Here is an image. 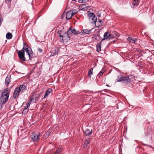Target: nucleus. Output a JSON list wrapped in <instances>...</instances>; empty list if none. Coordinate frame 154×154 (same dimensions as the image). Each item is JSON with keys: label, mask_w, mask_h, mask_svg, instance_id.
<instances>
[{"label": "nucleus", "mask_w": 154, "mask_h": 154, "mask_svg": "<svg viewBox=\"0 0 154 154\" xmlns=\"http://www.w3.org/2000/svg\"><path fill=\"white\" fill-rule=\"evenodd\" d=\"M12 35L10 32L7 33L6 35V38L8 39H10L12 38Z\"/></svg>", "instance_id": "obj_16"}, {"label": "nucleus", "mask_w": 154, "mask_h": 154, "mask_svg": "<svg viewBox=\"0 0 154 154\" xmlns=\"http://www.w3.org/2000/svg\"><path fill=\"white\" fill-rule=\"evenodd\" d=\"M133 4L131 6V7L134 8V6H135V3L134 2H135V0H133Z\"/></svg>", "instance_id": "obj_31"}, {"label": "nucleus", "mask_w": 154, "mask_h": 154, "mask_svg": "<svg viewBox=\"0 0 154 154\" xmlns=\"http://www.w3.org/2000/svg\"><path fill=\"white\" fill-rule=\"evenodd\" d=\"M37 96H36V97H39V96H40V94H37Z\"/></svg>", "instance_id": "obj_41"}, {"label": "nucleus", "mask_w": 154, "mask_h": 154, "mask_svg": "<svg viewBox=\"0 0 154 154\" xmlns=\"http://www.w3.org/2000/svg\"><path fill=\"white\" fill-rule=\"evenodd\" d=\"M137 40H138V39H137L135 38V44L136 43V41H137Z\"/></svg>", "instance_id": "obj_44"}, {"label": "nucleus", "mask_w": 154, "mask_h": 154, "mask_svg": "<svg viewBox=\"0 0 154 154\" xmlns=\"http://www.w3.org/2000/svg\"><path fill=\"white\" fill-rule=\"evenodd\" d=\"M58 35H59L61 38L60 39L62 42H67L70 40V34L68 33V31L65 32L61 30H58L57 32Z\"/></svg>", "instance_id": "obj_1"}, {"label": "nucleus", "mask_w": 154, "mask_h": 154, "mask_svg": "<svg viewBox=\"0 0 154 154\" xmlns=\"http://www.w3.org/2000/svg\"><path fill=\"white\" fill-rule=\"evenodd\" d=\"M122 77H120L119 78V77L118 78L117 82H121L122 81Z\"/></svg>", "instance_id": "obj_26"}, {"label": "nucleus", "mask_w": 154, "mask_h": 154, "mask_svg": "<svg viewBox=\"0 0 154 154\" xmlns=\"http://www.w3.org/2000/svg\"><path fill=\"white\" fill-rule=\"evenodd\" d=\"M102 75H103V74H102L101 72H99V73L98 74L97 76L98 77L100 78V77Z\"/></svg>", "instance_id": "obj_28"}, {"label": "nucleus", "mask_w": 154, "mask_h": 154, "mask_svg": "<svg viewBox=\"0 0 154 154\" xmlns=\"http://www.w3.org/2000/svg\"><path fill=\"white\" fill-rule=\"evenodd\" d=\"M26 51V53L28 54V55H29V59L31 60L32 59V58L34 57V56H31L32 55V53H33V52L32 51V50H25Z\"/></svg>", "instance_id": "obj_14"}, {"label": "nucleus", "mask_w": 154, "mask_h": 154, "mask_svg": "<svg viewBox=\"0 0 154 154\" xmlns=\"http://www.w3.org/2000/svg\"><path fill=\"white\" fill-rule=\"evenodd\" d=\"M68 32L70 35H71L72 34H77L80 33L79 31H77L74 29L72 30L71 29H69L68 30Z\"/></svg>", "instance_id": "obj_10"}, {"label": "nucleus", "mask_w": 154, "mask_h": 154, "mask_svg": "<svg viewBox=\"0 0 154 154\" xmlns=\"http://www.w3.org/2000/svg\"><path fill=\"white\" fill-rule=\"evenodd\" d=\"M90 143V141L89 140H85L84 145L83 146L85 148H86L88 145Z\"/></svg>", "instance_id": "obj_18"}, {"label": "nucleus", "mask_w": 154, "mask_h": 154, "mask_svg": "<svg viewBox=\"0 0 154 154\" xmlns=\"http://www.w3.org/2000/svg\"><path fill=\"white\" fill-rule=\"evenodd\" d=\"M122 81H127V82H128V80H130L128 76H126L125 77H122Z\"/></svg>", "instance_id": "obj_21"}, {"label": "nucleus", "mask_w": 154, "mask_h": 154, "mask_svg": "<svg viewBox=\"0 0 154 154\" xmlns=\"http://www.w3.org/2000/svg\"><path fill=\"white\" fill-rule=\"evenodd\" d=\"M100 72H101L102 74L103 75V73L105 71L104 70L102 69L101 71Z\"/></svg>", "instance_id": "obj_34"}, {"label": "nucleus", "mask_w": 154, "mask_h": 154, "mask_svg": "<svg viewBox=\"0 0 154 154\" xmlns=\"http://www.w3.org/2000/svg\"><path fill=\"white\" fill-rule=\"evenodd\" d=\"M75 14V13H72V11L71 10L69 11L66 13V19L67 20H69Z\"/></svg>", "instance_id": "obj_8"}, {"label": "nucleus", "mask_w": 154, "mask_h": 154, "mask_svg": "<svg viewBox=\"0 0 154 154\" xmlns=\"http://www.w3.org/2000/svg\"><path fill=\"white\" fill-rule=\"evenodd\" d=\"M143 66V65H142V64H140V67H142Z\"/></svg>", "instance_id": "obj_45"}, {"label": "nucleus", "mask_w": 154, "mask_h": 154, "mask_svg": "<svg viewBox=\"0 0 154 154\" xmlns=\"http://www.w3.org/2000/svg\"><path fill=\"white\" fill-rule=\"evenodd\" d=\"M24 110H23V113H24L25 114H26L27 113L28 111V109H27V108H25L24 107Z\"/></svg>", "instance_id": "obj_25"}, {"label": "nucleus", "mask_w": 154, "mask_h": 154, "mask_svg": "<svg viewBox=\"0 0 154 154\" xmlns=\"http://www.w3.org/2000/svg\"><path fill=\"white\" fill-rule=\"evenodd\" d=\"M75 0H72V1H75Z\"/></svg>", "instance_id": "obj_49"}, {"label": "nucleus", "mask_w": 154, "mask_h": 154, "mask_svg": "<svg viewBox=\"0 0 154 154\" xmlns=\"http://www.w3.org/2000/svg\"><path fill=\"white\" fill-rule=\"evenodd\" d=\"M94 24H95V25L96 26H98V24H100V23L99 22H96Z\"/></svg>", "instance_id": "obj_36"}, {"label": "nucleus", "mask_w": 154, "mask_h": 154, "mask_svg": "<svg viewBox=\"0 0 154 154\" xmlns=\"http://www.w3.org/2000/svg\"><path fill=\"white\" fill-rule=\"evenodd\" d=\"M97 22H99L100 23V24H98V26H96V27H99L100 26H102V21L101 20L98 19V21H97Z\"/></svg>", "instance_id": "obj_23"}, {"label": "nucleus", "mask_w": 154, "mask_h": 154, "mask_svg": "<svg viewBox=\"0 0 154 154\" xmlns=\"http://www.w3.org/2000/svg\"><path fill=\"white\" fill-rule=\"evenodd\" d=\"M53 154H57L55 152H54V153H53Z\"/></svg>", "instance_id": "obj_47"}, {"label": "nucleus", "mask_w": 154, "mask_h": 154, "mask_svg": "<svg viewBox=\"0 0 154 154\" xmlns=\"http://www.w3.org/2000/svg\"><path fill=\"white\" fill-rule=\"evenodd\" d=\"M30 104V102L27 104V106L26 107L25 106L24 107H25V108H27L29 107V106Z\"/></svg>", "instance_id": "obj_32"}, {"label": "nucleus", "mask_w": 154, "mask_h": 154, "mask_svg": "<svg viewBox=\"0 0 154 154\" xmlns=\"http://www.w3.org/2000/svg\"><path fill=\"white\" fill-rule=\"evenodd\" d=\"M18 54L19 58L21 61H25L26 60L24 50H20L18 52Z\"/></svg>", "instance_id": "obj_5"}, {"label": "nucleus", "mask_w": 154, "mask_h": 154, "mask_svg": "<svg viewBox=\"0 0 154 154\" xmlns=\"http://www.w3.org/2000/svg\"><path fill=\"white\" fill-rule=\"evenodd\" d=\"M11 75H8L6 78L5 80V83L7 86H8L9 84L11 82Z\"/></svg>", "instance_id": "obj_11"}, {"label": "nucleus", "mask_w": 154, "mask_h": 154, "mask_svg": "<svg viewBox=\"0 0 154 154\" xmlns=\"http://www.w3.org/2000/svg\"><path fill=\"white\" fill-rule=\"evenodd\" d=\"M60 47H55L53 48L52 51L51 52V54L50 55L51 56H53L57 55L60 52Z\"/></svg>", "instance_id": "obj_6"}, {"label": "nucleus", "mask_w": 154, "mask_h": 154, "mask_svg": "<svg viewBox=\"0 0 154 154\" xmlns=\"http://www.w3.org/2000/svg\"><path fill=\"white\" fill-rule=\"evenodd\" d=\"M12 0H5V1H7L8 2H10Z\"/></svg>", "instance_id": "obj_39"}, {"label": "nucleus", "mask_w": 154, "mask_h": 154, "mask_svg": "<svg viewBox=\"0 0 154 154\" xmlns=\"http://www.w3.org/2000/svg\"><path fill=\"white\" fill-rule=\"evenodd\" d=\"M94 29V28H92L91 30L88 29H85L82 30L81 32H80L81 33V34H82L83 33H84L85 34H88L89 33H91V31L93 30Z\"/></svg>", "instance_id": "obj_12"}, {"label": "nucleus", "mask_w": 154, "mask_h": 154, "mask_svg": "<svg viewBox=\"0 0 154 154\" xmlns=\"http://www.w3.org/2000/svg\"><path fill=\"white\" fill-rule=\"evenodd\" d=\"M139 0H137V1L136 0H135V5H137L139 4Z\"/></svg>", "instance_id": "obj_29"}, {"label": "nucleus", "mask_w": 154, "mask_h": 154, "mask_svg": "<svg viewBox=\"0 0 154 154\" xmlns=\"http://www.w3.org/2000/svg\"><path fill=\"white\" fill-rule=\"evenodd\" d=\"M52 89L49 88H48L46 91L45 96L43 98V99L47 97L51 93L52 91Z\"/></svg>", "instance_id": "obj_13"}, {"label": "nucleus", "mask_w": 154, "mask_h": 154, "mask_svg": "<svg viewBox=\"0 0 154 154\" xmlns=\"http://www.w3.org/2000/svg\"><path fill=\"white\" fill-rule=\"evenodd\" d=\"M95 31L94 30V32H95Z\"/></svg>", "instance_id": "obj_50"}, {"label": "nucleus", "mask_w": 154, "mask_h": 154, "mask_svg": "<svg viewBox=\"0 0 154 154\" xmlns=\"http://www.w3.org/2000/svg\"><path fill=\"white\" fill-rule=\"evenodd\" d=\"M23 45L24 47H25L24 48L25 49V50H26L28 49L31 50V48L24 42L23 43Z\"/></svg>", "instance_id": "obj_19"}, {"label": "nucleus", "mask_w": 154, "mask_h": 154, "mask_svg": "<svg viewBox=\"0 0 154 154\" xmlns=\"http://www.w3.org/2000/svg\"><path fill=\"white\" fill-rule=\"evenodd\" d=\"M83 0H78V2L80 3L83 2Z\"/></svg>", "instance_id": "obj_38"}, {"label": "nucleus", "mask_w": 154, "mask_h": 154, "mask_svg": "<svg viewBox=\"0 0 154 154\" xmlns=\"http://www.w3.org/2000/svg\"><path fill=\"white\" fill-rule=\"evenodd\" d=\"M2 94H6L7 95H9V93L8 91V89L7 88H6L4 89V91L3 92Z\"/></svg>", "instance_id": "obj_20"}, {"label": "nucleus", "mask_w": 154, "mask_h": 154, "mask_svg": "<svg viewBox=\"0 0 154 154\" xmlns=\"http://www.w3.org/2000/svg\"><path fill=\"white\" fill-rule=\"evenodd\" d=\"M61 148H59L57 149L55 152L57 154H59L61 152Z\"/></svg>", "instance_id": "obj_24"}, {"label": "nucleus", "mask_w": 154, "mask_h": 154, "mask_svg": "<svg viewBox=\"0 0 154 154\" xmlns=\"http://www.w3.org/2000/svg\"><path fill=\"white\" fill-rule=\"evenodd\" d=\"M26 88V86L23 84L20 85L19 87L16 88L14 90L13 94V98L15 99L17 97L19 96V93L23 91Z\"/></svg>", "instance_id": "obj_2"}, {"label": "nucleus", "mask_w": 154, "mask_h": 154, "mask_svg": "<svg viewBox=\"0 0 154 154\" xmlns=\"http://www.w3.org/2000/svg\"><path fill=\"white\" fill-rule=\"evenodd\" d=\"M38 51L40 53L42 52V50L39 48H38Z\"/></svg>", "instance_id": "obj_30"}, {"label": "nucleus", "mask_w": 154, "mask_h": 154, "mask_svg": "<svg viewBox=\"0 0 154 154\" xmlns=\"http://www.w3.org/2000/svg\"><path fill=\"white\" fill-rule=\"evenodd\" d=\"M102 41H101L100 44H98L97 45V52H99L101 51V43Z\"/></svg>", "instance_id": "obj_17"}, {"label": "nucleus", "mask_w": 154, "mask_h": 154, "mask_svg": "<svg viewBox=\"0 0 154 154\" xmlns=\"http://www.w3.org/2000/svg\"><path fill=\"white\" fill-rule=\"evenodd\" d=\"M40 137V135L39 133L36 134L35 133H32V134L31 135V138L32 140L34 142H36L38 140Z\"/></svg>", "instance_id": "obj_7"}, {"label": "nucleus", "mask_w": 154, "mask_h": 154, "mask_svg": "<svg viewBox=\"0 0 154 154\" xmlns=\"http://www.w3.org/2000/svg\"><path fill=\"white\" fill-rule=\"evenodd\" d=\"M9 95H7L6 94L2 95L0 97V104L2 106L5 104L8 100L9 98Z\"/></svg>", "instance_id": "obj_3"}, {"label": "nucleus", "mask_w": 154, "mask_h": 154, "mask_svg": "<svg viewBox=\"0 0 154 154\" xmlns=\"http://www.w3.org/2000/svg\"><path fill=\"white\" fill-rule=\"evenodd\" d=\"M72 11V13H75V14H76L77 13V11L75 10H74Z\"/></svg>", "instance_id": "obj_40"}, {"label": "nucleus", "mask_w": 154, "mask_h": 154, "mask_svg": "<svg viewBox=\"0 0 154 154\" xmlns=\"http://www.w3.org/2000/svg\"><path fill=\"white\" fill-rule=\"evenodd\" d=\"M134 72H131V74H132L133 75V73H134Z\"/></svg>", "instance_id": "obj_46"}, {"label": "nucleus", "mask_w": 154, "mask_h": 154, "mask_svg": "<svg viewBox=\"0 0 154 154\" xmlns=\"http://www.w3.org/2000/svg\"><path fill=\"white\" fill-rule=\"evenodd\" d=\"M3 18L2 17H0V26H1L2 22L3 21Z\"/></svg>", "instance_id": "obj_27"}, {"label": "nucleus", "mask_w": 154, "mask_h": 154, "mask_svg": "<svg viewBox=\"0 0 154 154\" xmlns=\"http://www.w3.org/2000/svg\"><path fill=\"white\" fill-rule=\"evenodd\" d=\"M131 76H133V77H134V76L133 75H131Z\"/></svg>", "instance_id": "obj_48"}, {"label": "nucleus", "mask_w": 154, "mask_h": 154, "mask_svg": "<svg viewBox=\"0 0 154 154\" xmlns=\"http://www.w3.org/2000/svg\"><path fill=\"white\" fill-rule=\"evenodd\" d=\"M128 40H130V41H131V40H132L134 42H135V40H133L131 38H130V37H129L128 38Z\"/></svg>", "instance_id": "obj_35"}, {"label": "nucleus", "mask_w": 154, "mask_h": 154, "mask_svg": "<svg viewBox=\"0 0 154 154\" xmlns=\"http://www.w3.org/2000/svg\"><path fill=\"white\" fill-rule=\"evenodd\" d=\"M92 132V130H90L89 129H87L85 131V134L87 136L90 135L91 134Z\"/></svg>", "instance_id": "obj_15"}, {"label": "nucleus", "mask_w": 154, "mask_h": 154, "mask_svg": "<svg viewBox=\"0 0 154 154\" xmlns=\"http://www.w3.org/2000/svg\"><path fill=\"white\" fill-rule=\"evenodd\" d=\"M50 131H47V132L45 134L47 135V136H48L49 135V134H50Z\"/></svg>", "instance_id": "obj_33"}, {"label": "nucleus", "mask_w": 154, "mask_h": 154, "mask_svg": "<svg viewBox=\"0 0 154 154\" xmlns=\"http://www.w3.org/2000/svg\"><path fill=\"white\" fill-rule=\"evenodd\" d=\"M93 68H91L88 72V76L90 78L91 77V75L93 74Z\"/></svg>", "instance_id": "obj_22"}, {"label": "nucleus", "mask_w": 154, "mask_h": 154, "mask_svg": "<svg viewBox=\"0 0 154 154\" xmlns=\"http://www.w3.org/2000/svg\"><path fill=\"white\" fill-rule=\"evenodd\" d=\"M88 1V0H83V2L82 3H84L85 2H87Z\"/></svg>", "instance_id": "obj_37"}, {"label": "nucleus", "mask_w": 154, "mask_h": 154, "mask_svg": "<svg viewBox=\"0 0 154 154\" xmlns=\"http://www.w3.org/2000/svg\"><path fill=\"white\" fill-rule=\"evenodd\" d=\"M88 17L90 22L91 23H95L97 20V17L93 13H90L88 14Z\"/></svg>", "instance_id": "obj_4"}, {"label": "nucleus", "mask_w": 154, "mask_h": 154, "mask_svg": "<svg viewBox=\"0 0 154 154\" xmlns=\"http://www.w3.org/2000/svg\"><path fill=\"white\" fill-rule=\"evenodd\" d=\"M112 36L111 34H108V32H106L103 35V38L101 39V41L102 42L106 39L109 40L112 38Z\"/></svg>", "instance_id": "obj_9"}, {"label": "nucleus", "mask_w": 154, "mask_h": 154, "mask_svg": "<svg viewBox=\"0 0 154 154\" xmlns=\"http://www.w3.org/2000/svg\"><path fill=\"white\" fill-rule=\"evenodd\" d=\"M32 53V55L31 56H34V57H35V56H34V54L33 53Z\"/></svg>", "instance_id": "obj_43"}, {"label": "nucleus", "mask_w": 154, "mask_h": 154, "mask_svg": "<svg viewBox=\"0 0 154 154\" xmlns=\"http://www.w3.org/2000/svg\"><path fill=\"white\" fill-rule=\"evenodd\" d=\"M25 47L23 45V48H22V50H25V48H24Z\"/></svg>", "instance_id": "obj_42"}]
</instances>
